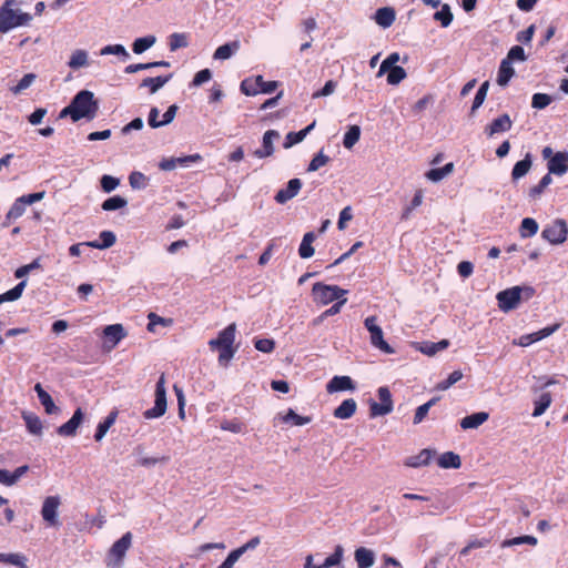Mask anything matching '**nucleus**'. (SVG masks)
Here are the masks:
<instances>
[{
    "label": "nucleus",
    "instance_id": "obj_1",
    "mask_svg": "<svg viewBox=\"0 0 568 568\" xmlns=\"http://www.w3.org/2000/svg\"><path fill=\"white\" fill-rule=\"evenodd\" d=\"M236 325L235 323L230 324L223 331H221L216 338L209 342V346L212 351L217 349L219 363L222 366H226L229 362L234 357L236 348L233 347L235 341Z\"/></svg>",
    "mask_w": 568,
    "mask_h": 568
},
{
    "label": "nucleus",
    "instance_id": "obj_2",
    "mask_svg": "<svg viewBox=\"0 0 568 568\" xmlns=\"http://www.w3.org/2000/svg\"><path fill=\"white\" fill-rule=\"evenodd\" d=\"M16 4V0H6L0 7V32L6 33L17 27L28 24L32 17L29 13L13 10L12 6Z\"/></svg>",
    "mask_w": 568,
    "mask_h": 568
},
{
    "label": "nucleus",
    "instance_id": "obj_3",
    "mask_svg": "<svg viewBox=\"0 0 568 568\" xmlns=\"http://www.w3.org/2000/svg\"><path fill=\"white\" fill-rule=\"evenodd\" d=\"M72 108L75 113V119L93 120L99 110V102L94 99L93 92L89 90L79 91L71 100Z\"/></svg>",
    "mask_w": 568,
    "mask_h": 568
},
{
    "label": "nucleus",
    "instance_id": "obj_4",
    "mask_svg": "<svg viewBox=\"0 0 568 568\" xmlns=\"http://www.w3.org/2000/svg\"><path fill=\"white\" fill-rule=\"evenodd\" d=\"M525 294V298H530L535 290L532 287H520V286H514L504 291H500L496 298L498 301V306L503 312H509L511 310H515L521 300V294Z\"/></svg>",
    "mask_w": 568,
    "mask_h": 568
},
{
    "label": "nucleus",
    "instance_id": "obj_5",
    "mask_svg": "<svg viewBox=\"0 0 568 568\" xmlns=\"http://www.w3.org/2000/svg\"><path fill=\"white\" fill-rule=\"evenodd\" d=\"M312 294L315 303L327 305L334 301L345 298L347 291L337 285H327L317 282L313 285Z\"/></svg>",
    "mask_w": 568,
    "mask_h": 568
},
{
    "label": "nucleus",
    "instance_id": "obj_6",
    "mask_svg": "<svg viewBox=\"0 0 568 568\" xmlns=\"http://www.w3.org/2000/svg\"><path fill=\"white\" fill-rule=\"evenodd\" d=\"M154 406L143 412L145 419H155L162 417L168 408L166 402V388H165V375L161 374L159 377L155 392H154Z\"/></svg>",
    "mask_w": 568,
    "mask_h": 568
},
{
    "label": "nucleus",
    "instance_id": "obj_7",
    "mask_svg": "<svg viewBox=\"0 0 568 568\" xmlns=\"http://www.w3.org/2000/svg\"><path fill=\"white\" fill-rule=\"evenodd\" d=\"M132 534L125 532L119 540H116L109 550L106 566L109 568H121L122 560L131 547Z\"/></svg>",
    "mask_w": 568,
    "mask_h": 568
},
{
    "label": "nucleus",
    "instance_id": "obj_8",
    "mask_svg": "<svg viewBox=\"0 0 568 568\" xmlns=\"http://www.w3.org/2000/svg\"><path fill=\"white\" fill-rule=\"evenodd\" d=\"M567 236L568 227L562 219L554 220L551 223L547 224L541 232V237L554 245L562 244L567 240Z\"/></svg>",
    "mask_w": 568,
    "mask_h": 568
},
{
    "label": "nucleus",
    "instance_id": "obj_9",
    "mask_svg": "<svg viewBox=\"0 0 568 568\" xmlns=\"http://www.w3.org/2000/svg\"><path fill=\"white\" fill-rule=\"evenodd\" d=\"M44 194L45 192L42 191L18 197L7 213V221L12 222L21 217L24 214L27 206L41 201L44 197Z\"/></svg>",
    "mask_w": 568,
    "mask_h": 568
},
{
    "label": "nucleus",
    "instance_id": "obj_10",
    "mask_svg": "<svg viewBox=\"0 0 568 568\" xmlns=\"http://www.w3.org/2000/svg\"><path fill=\"white\" fill-rule=\"evenodd\" d=\"M378 398L381 399V404L372 400L369 404V415L371 417L385 416L393 412L394 405L392 399V394L386 386H382L377 389Z\"/></svg>",
    "mask_w": 568,
    "mask_h": 568
},
{
    "label": "nucleus",
    "instance_id": "obj_11",
    "mask_svg": "<svg viewBox=\"0 0 568 568\" xmlns=\"http://www.w3.org/2000/svg\"><path fill=\"white\" fill-rule=\"evenodd\" d=\"M61 505V498L59 496H48L44 498L41 516L43 520L51 527H59L60 521L58 518V509Z\"/></svg>",
    "mask_w": 568,
    "mask_h": 568
},
{
    "label": "nucleus",
    "instance_id": "obj_12",
    "mask_svg": "<svg viewBox=\"0 0 568 568\" xmlns=\"http://www.w3.org/2000/svg\"><path fill=\"white\" fill-rule=\"evenodd\" d=\"M549 173L561 176L568 172V152L558 151L547 162Z\"/></svg>",
    "mask_w": 568,
    "mask_h": 568
},
{
    "label": "nucleus",
    "instance_id": "obj_13",
    "mask_svg": "<svg viewBox=\"0 0 568 568\" xmlns=\"http://www.w3.org/2000/svg\"><path fill=\"white\" fill-rule=\"evenodd\" d=\"M280 139V133L276 130H267L263 134L262 148L256 149L253 155L258 159H265L272 156L274 153V141Z\"/></svg>",
    "mask_w": 568,
    "mask_h": 568
},
{
    "label": "nucleus",
    "instance_id": "obj_14",
    "mask_svg": "<svg viewBox=\"0 0 568 568\" xmlns=\"http://www.w3.org/2000/svg\"><path fill=\"white\" fill-rule=\"evenodd\" d=\"M84 414L81 408L75 409L72 417L64 424L58 427L57 433L60 436L73 437L77 434L79 426L83 420Z\"/></svg>",
    "mask_w": 568,
    "mask_h": 568
},
{
    "label": "nucleus",
    "instance_id": "obj_15",
    "mask_svg": "<svg viewBox=\"0 0 568 568\" xmlns=\"http://www.w3.org/2000/svg\"><path fill=\"white\" fill-rule=\"evenodd\" d=\"M302 187V181L297 178L292 179L287 182L285 189H281L275 194V201L278 204H285L287 201L295 197Z\"/></svg>",
    "mask_w": 568,
    "mask_h": 568
},
{
    "label": "nucleus",
    "instance_id": "obj_16",
    "mask_svg": "<svg viewBox=\"0 0 568 568\" xmlns=\"http://www.w3.org/2000/svg\"><path fill=\"white\" fill-rule=\"evenodd\" d=\"M513 121L507 113L494 119L489 125L485 128V132L488 136H493L498 133L507 132L511 129Z\"/></svg>",
    "mask_w": 568,
    "mask_h": 568
},
{
    "label": "nucleus",
    "instance_id": "obj_17",
    "mask_svg": "<svg viewBox=\"0 0 568 568\" xmlns=\"http://www.w3.org/2000/svg\"><path fill=\"white\" fill-rule=\"evenodd\" d=\"M355 388L356 385L349 376H334L326 385V390L329 394L344 390L353 392Z\"/></svg>",
    "mask_w": 568,
    "mask_h": 568
},
{
    "label": "nucleus",
    "instance_id": "obj_18",
    "mask_svg": "<svg viewBox=\"0 0 568 568\" xmlns=\"http://www.w3.org/2000/svg\"><path fill=\"white\" fill-rule=\"evenodd\" d=\"M34 392L38 395V398L41 405L44 407V410L49 415H54L60 412V408L54 404L50 394L42 387L40 383L34 385Z\"/></svg>",
    "mask_w": 568,
    "mask_h": 568
},
{
    "label": "nucleus",
    "instance_id": "obj_19",
    "mask_svg": "<svg viewBox=\"0 0 568 568\" xmlns=\"http://www.w3.org/2000/svg\"><path fill=\"white\" fill-rule=\"evenodd\" d=\"M103 335L105 337V343L110 342V347L112 348L125 337L126 333L121 324H112L104 327Z\"/></svg>",
    "mask_w": 568,
    "mask_h": 568
},
{
    "label": "nucleus",
    "instance_id": "obj_20",
    "mask_svg": "<svg viewBox=\"0 0 568 568\" xmlns=\"http://www.w3.org/2000/svg\"><path fill=\"white\" fill-rule=\"evenodd\" d=\"M354 559L357 568H371L375 564V552L366 547L355 549Z\"/></svg>",
    "mask_w": 568,
    "mask_h": 568
},
{
    "label": "nucleus",
    "instance_id": "obj_21",
    "mask_svg": "<svg viewBox=\"0 0 568 568\" xmlns=\"http://www.w3.org/2000/svg\"><path fill=\"white\" fill-rule=\"evenodd\" d=\"M395 18V10L390 7L379 8L375 12V22L384 29L389 28L394 23Z\"/></svg>",
    "mask_w": 568,
    "mask_h": 568
},
{
    "label": "nucleus",
    "instance_id": "obj_22",
    "mask_svg": "<svg viewBox=\"0 0 568 568\" xmlns=\"http://www.w3.org/2000/svg\"><path fill=\"white\" fill-rule=\"evenodd\" d=\"M356 408L357 404L355 399L347 398L343 400L342 404L334 409L333 415L335 418L338 419H348L355 414Z\"/></svg>",
    "mask_w": 568,
    "mask_h": 568
},
{
    "label": "nucleus",
    "instance_id": "obj_23",
    "mask_svg": "<svg viewBox=\"0 0 568 568\" xmlns=\"http://www.w3.org/2000/svg\"><path fill=\"white\" fill-rule=\"evenodd\" d=\"M316 122L313 121L310 125L298 132H288L283 143L284 149H290L293 145L302 142L306 135L315 128Z\"/></svg>",
    "mask_w": 568,
    "mask_h": 568
},
{
    "label": "nucleus",
    "instance_id": "obj_24",
    "mask_svg": "<svg viewBox=\"0 0 568 568\" xmlns=\"http://www.w3.org/2000/svg\"><path fill=\"white\" fill-rule=\"evenodd\" d=\"M489 414L486 412H478L464 417L460 420V427L463 429H473L479 427L486 420H488Z\"/></svg>",
    "mask_w": 568,
    "mask_h": 568
},
{
    "label": "nucleus",
    "instance_id": "obj_25",
    "mask_svg": "<svg viewBox=\"0 0 568 568\" xmlns=\"http://www.w3.org/2000/svg\"><path fill=\"white\" fill-rule=\"evenodd\" d=\"M371 344L382 351L385 354H394L395 349L384 341L383 336V329L381 327H377L376 329H373V332L369 333Z\"/></svg>",
    "mask_w": 568,
    "mask_h": 568
},
{
    "label": "nucleus",
    "instance_id": "obj_26",
    "mask_svg": "<svg viewBox=\"0 0 568 568\" xmlns=\"http://www.w3.org/2000/svg\"><path fill=\"white\" fill-rule=\"evenodd\" d=\"M531 164H532L531 154L527 153L523 160L515 163V165L511 170L513 181H517V180L524 178L529 172Z\"/></svg>",
    "mask_w": 568,
    "mask_h": 568
},
{
    "label": "nucleus",
    "instance_id": "obj_27",
    "mask_svg": "<svg viewBox=\"0 0 568 568\" xmlns=\"http://www.w3.org/2000/svg\"><path fill=\"white\" fill-rule=\"evenodd\" d=\"M115 241L116 236L112 231H102L100 233V241L87 242L85 245L98 250H105L114 245Z\"/></svg>",
    "mask_w": 568,
    "mask_h": 568
},
{
    "label": "nucleus",
    "instance_id": "obj_28",
    "mask_svg": "<svg viewBox=\"0 0 568 568\" xmlns=\"http://www.w3.org/2000/svg\"><path fill=\"white\" fill-rule=\"evenodd\" d=\"M552 397L549 392L541 393L538 398L534 400L532 417L541 416L551 405Z\"/></svg>",
    "mask_w": 568,
    "mask_h": 568
},
{
    "label": "nucleus",
    "instance_id": "obj_29",
    "mask_svg": "<svg viewBox=\"0 0 568 568\" xmlns=\"http://www.w3.org/2000/svg\"><path fill=\"white\" fill-rule=\"evenodd\" d=\"M515 74V70L511 65V63L509 62V60H503L500 62V65H499V69H498V74H497V83L500 85V87H506L510 79L514 77Z\"/></svg>",
    "mask_w": 568,
    "mask_h": 568
},
{
    "label": "nucleus",
    "instance_id": "obj_30",
    "mask_svg": "<svg viewBox=\"0 0 568 568\" xmlns=\"http://www.w3.org/2000/svg\"><path fill=\"white\" fill-rule=\"evenodd\" d=\"M449 346V341L448 339H442L439 342H422L418 346V349L427 355V356H433L435 354H437L438 352L447 348Z\"/></svg>",
    "mask_w": 568,
    "mask_h": 568
},
{
    "label": "nucleus",
    "instance_id": "obj_31",
    "mask_svg": "<svg viewBox=\"0 0 568 568\" xmlns=\"http://www.w3.org/2000/svg\"><path fill=\"white\" fill-rule=\"evenodd\" d=\"M89 65V55L85 50H74L68 62V67L72 70H79Z\"/></svg>",
    "mask_w": 568,
    "mask_h": 568
},
{
    "label": "nucleus",
    "instance_id": "obj_32",
    "mask_svg": "<svg viewBox=\"0 0 568 568\" xmlns=\"http://www.w3.org/2000/svg\"><path fill=\"white\" fill-rule=\"evenodd\" d=\"M437 464L440 468L444 469H458L462 465V460L459 455L455 454L454 452H446L439 456Z\"/></svg>",
    "mask_w": 568,
    "mask_h": 568
},
{
    "label": "nucleus",
    "instance_id": "obj_33",
    "mask_svg": "<svg viewBox=\"0 0 568 568\" xmlns=\"http://www.w3.org/2000/svg\"><path fill=\"white\" fill-rule=\"evenodd\" d=\"M316 235L314 232H307L304 234L302 242L298 247V254L302 258H310L314 255V247L312 246Z\"/></svg>",
    "mask_w": 568,
    "mask_h": 568
},
{
    "label": "nucleus",
    "instance_id": "obj_34",
    "mask_svg": "<svg viewBox=\"0 0 568 568\" xmlns=\"http://www.w3.org/2000/svg\"><path fill=\"white\" fill-rule=\"evenodd\" d=\"M116 417H118V412L116 410H112L105 418L103 422L99 423L98 427H97V432L94 434V439L97 442H100L102 440V438L105 436V434L108 433V430L113 426V424L115 423L116 420Z\"/></svg>",
    "mask_w": 568,
    "mask_h": 568
},
{
    "label": "nucleus",
    "instance_id": "obj_35",
    "mask_svg": "<svg viewBox=\"0 0 568 568\" xmlns=\"http://www.w3.org/2000/svg\"><path fill=\"white\" fill-rule=\"evenodd\" d=\"M239 49H240L239 41H232V42L222 44L215 50L213 58L215 60L230 59Z\"/></svg>",
    "mask_w": 568,
    "mask_h": 568
},
{
    "label": "nucleus",
    "instance_id": "obj_36",
    "mask_svg": "<svg viewBox=\"0 0 568 568\" xmlns=\"http://www.w3.org/2000/svg\"><path fill=\"white\" fill-rule=\"evenodd\" d=\"M22 418L26 423L27 429L29 433L33 435H41L42 434V422L41 419L33 413L30 412H23Z\"/></svg>",
    "mask_w": 568,
    "mask_h": 568
},
{
    "label": "nucleus",
    "instance_id": "obj_37",
    "mask_svg": "<svg viewBox=\"0 0 568 568\" xmlns=\"http://www.w3.org/2000/svg\"><path fill=\"white\" fill-rule=\"evenodd\" d=\"M171 78H172V74L164 75V77L159 75L155 78H145L140 83V88H149L150 92L153 94V93L158 92L166 82H169Z\"/></svg>",
    "mask_w": 568,
    "mask_h": 568
},
{
    "label": "nucleus",
    "instance_id": "obj_38",
    "mask_svg": "<svg viewBox=\"0 0 568 568\" xmlns=\"http://www.w3.org/2000/svg\"><path fill=\"white\" fill-rule=\"evenodd\" d=\"M343 547L339 545L336 546L335 551L332 555L326 557L324 560H321V562L313 565V568H331L338 565L343 558Z\"/></svg>",
    "mask_w": 568,
    "mask_h": 568
},
{
    "label": "nucleus",
    "instance_id": "obj_39",
    "mask_svg": "<svg viewBox=\"0 0 568 568\" xmlns=\"http://www.w3.org/2000/svg\"><path fill=\"white\" fill-rule=\"evenodd\" d=\"M433 455H434L433 450L427 449V448L423 449L419 452L418 455L409 457L406 462V465L409 467H414V468L420 467V466H426L429 464Z\"/></svg>",
    "mask_w": 568,
    "mask_h": 568
},
{
    "label": "nucleus",
    "instance_id": "obj_40",
    "mask_svg": "<svg viewBox=\"0 0 568 568\" xmlns=\"http://www.w3.org/2000/svg\"><path fill=\"white\" fill-rule=\"evenodd\" d=\"M539 225L532 217L523 219L519 227V233L523 239H528L537 234Z\"/></svg>",
    "mask_w": 568,
    "mask_h": 568
},
{
    "label": "nucleus",
    "instance_id": "obj_41",
    "mask_svg": "<svg viewBox=\"0 0 568 568\" xmlns=\"http://www.w3.org/2000/svg\"><path fill=\"white\" fill-rule=\"evenodd\" d=\"M27 281L19 282L13 288L0 294V304L19 300L26 288Z\"/></svg>",
    "mask_w": 568,
    "mask_h": 568
},
{
    "label": "nucleus",
    "instance_id": "obj_42",
    "mask_svg": "<svg viewBox=\"0 0 568 568\" xmlns=\"http://www.w3.org/2000/svg\"><path fill=\"white\" fill-rule=\"evenodd\" d=\"M433 18L438 21L443 28L449 27L454 19L449 4H442L440 10L435 12Z\"/></svg>",
    "mask_w": 568,
    "mask_h": 568
},
{
    "label": "nucleus",
    "instance_id": "obj_43",
    "mask_svg": "<svg viewBox=\"0 0 568 568\" xmlns=\"http://www.w3.org/2000/svg\"><path fill=\"white\" fill-rule=\"evenodd\" d=\"M156 41L154 36H146L142 38H138L134 40L132 44V50L135 54H141L148 49H150Z\"/></svg>",
    "mask_w": 568,
    "mask_h": 568
},
{
    "label": "nucleus",
    "instance_id": "obj_44",
    "mask_svg": "<svg viewBox=\"0 0 568 568\" xmlns=\"http://www.w3.org/2000/svg\"><path fill=\"white\" fill-rule=\"evenodd\" d=\"M361 138V128L358 125H352L344 134L343 145L346 149H352Z\"/></svg>",
    "mask_w": 568,
    "mask_h": 568
},
{
    "label": "nucleus",
    "instance_id": "obj_45",
    "mask_svg": "<svg viewBox=\"0 0 568 568\" xmlns=\"http://www.w3.org/2000/svg\"><path fill=\"white\" fill-rule=\"evenodd\" d=\"M551 174L552 173H547L545 174L541 180L539 181V183L535 186H532L529 192H528V195L529 197L531 199H538L545 191V189L551 184L552 182V179H551Z\"/></svg>",
    "mask_w": 568,
    "mask_h": 568
},
{
    "label": "nucleus",
    "instance_id": "obj_46",
    "mask_svg": "<svg viewBox=\"0 0 568 568\" xmlns=\"http://www.w3.org/2000/svg\"><path fill=\"white\" fill-rule=\"evenodd\" d=\"M282 420L286 424L291 423L295 426H303L311 422V417L308 416H300L295 413L294 409L290 408L285 415H283Z\"/></svg>",
    "mask_w": 568,
    "mask_h": 568
},
{
    "label": "nucleus",
    "instance_id": "obj_47",
    "mask_svg": "<svg viewBox=\"0 0 568 568\" xmlns=\"http://www.w3.org/2000/svg\"><path fill=\"white\" fill-rule=\"evenodd\" d=\"M524 544L535 546V545H537V538L534 536H528V535L519 536V537L504 540L501 544V547L506 548V547L519 546V545H524Z\"/></svg>",
    "mask_w": 568,
    "mask_h": 568
},
{
    "label": "nucleus",
    "instance_id": "obj_48",
    "mask_svg": "<svg viewBox=\"0 0 568 568\" xmlns=\"http://www.w3.org/2000/svg\"><path fill=\"white\" fill-rule=\"evenodd\" d=\"M126 204H128V201L124 197H122L120 195H114V196L106 199L102 203V209L104 211H115V210L123 209L124 206H126Z\"/></svg>",
    "mask_w": 568,
    "mask_h": 568
},
{
    "label": "nucleus",
    "instance_id": "obj_49",
    "mask_svg": "<svg viewBox=\"0 0 568 568\" xmlns=\"http://www.w3.org/2000/svg\"><path fill=\"white\" fill-rule=\"evenodd\" d=\"M488 89H489L488 81H485L484 83H481V85L479 87L478 91L476 92V95L473 101V105H471V110H470L471 114H474L476 112V110L483 105V103L486 99Z\"/></svg>",
    "mask_w": 568,
    "mask_h": 568
},
{
    "label": "nucleus",
    "instance_id": "obj_50",
    "mask_svg": "<svg viewBox=\"0 0 568 568\" xmlns=\"http://www.w3.org/2000/svg\"><path fill=\"white\" fill-rule=\"evenodd\" d=\"M559 327H560V324L556 323L554 325L546 326L538 332L528 334L531 339V344L552 335L555 332H557L559 329Z\"/></svg>",
    "mask_w": 568,
    "mask_h": 568
},
{
    "label": "nucleus",
    "instance_id": "obj_51",
    "mask_svg": "<svg viewBox=\"0 0 568 568\" xmlns=\"http://www.w3.org/2000/svg\"><path fill=\"white\" fill-rule=\"evenodd\" d=\"M559 327H560V324L556 323L554 325L546 326L538 332L528 334L531 339V344L552 335L555 332H557L559 329Z\"/></svg>",
    "mask_w": 568,
    "mask_h": 568
},
{
    "label": "nucleus",
    "instance_id": "obj_52",
    "mask_svg": "<svg viewBox=\"0 0 568 568\" xmlns=\"http://www.w3.org/2000/svg\"><path fill=\"white\" fill-rule=\"evenodd\" d=\"M149 179L141 172L134 171L129 175L130 186L134 190H142L148 186Z\"/></svg>",
    "mask_w": 568,
    "mask_h": 568
},
{
    "label": "nucleus",
    "instance_id": "obj_53",
    "mask_svg": "<svg viewBox=\"0 0 568 568\" xmlns=\"http://www.w3.org/2000/svg\"><path fill=\"white\" fill-rule=\"evenodd\" d=\"M101 55H108V54H115L123 58V60H126L130 58L129 52L122 44H109L101 49L100 51Z\"/></svg>",
    "mask_w": 568,
    "mask_h": 568
},
{
    "label": "nucleus",
    "instance_id": "obj_54",
    "mask_svg": "<svg viewBox=\"0 0 568 568\" xmlns=\"http://www.w3.org/2000/svg\"><path fill=\"white\" fill-rule=\"evenodd\" d=\"M406 77H407V73H406L405 69L403 67L395 65V68H393L390 70V72H388V74H387V83L390 85H397Z\"/></svg>",
    "mask_w": 568,
    "mask_h": 568
},
{
    "label": "nucleus",
    "instance_id": "obj_55",
    "mask_svg": "<svg viewBox=\"0 0 568 568\" xmlns=\"http://www.w3.org/2000/svg\"><path fill=\"white\" fill-rule=\"evenodd\" d=\"M329 162V156L324 154L323 151H320L310 162L306 171L315 172L322 166L326 165Z\"/></svg>",
    "mask_w": 568,
    "mask_h": 568
},
{
    "label": "nucleus",
    "instance_id": "obj_56",
    "mask_svg": "<svg viewBox=\"0 0 568 568\" xmlns=\"http://www.w3.org/2000/svg\"><path fill=\"white\" fill-rule=\"evenodd\" d=\"M241 92L245 95H256L260 93L258 84L256 82V77L254 79H245L241 82Z\"/></svg>",
    "mask_w": 568,
    "mask_h": 568
},
{
    "label": "nucleus",
    "instance_id": "obj_57",
    "mask_svg": "<svg viewBox=\"0 0 568 568\" xmlns=\"http://www.w3.org/2000/svg\"><path fill=\"white\" fill-rule=\"evenodd\" d=\"M552 102V98L546 93H535L531 98V106L534 109H545Z\"/></svg>",
    "mask_w": 568,
    "mask_h": 568
},
{
    "label": "nucleus",
    "instance_id": "obj_58",
    "mask_svg": "<svg viewBox=\"0 0 568 568\" xmlns=\"http://www.w3.org/2000/svg\"><path fill=\"white\" fill-rule=\"evenodd\" d=\"M187 37L184 33H173L170 36V50L176 51L178 49L187 47Z\"/></svg>",
    "mask_w": 568,
    "mask_h": 568
},
{
    "label": "nucleus",
    "instance_id": "obj_59",
    "mask_svg": "<svg viewBox=\"0 0 568 568\" xmlns=\"http://www.w3.org/2000/svg\"><path fill=\"white\" fill-rule=\"evenodd\" d=\"M27 558L20 554H0V562L14 565V566H23Z\"/></svg>",
    "mask_w": 568,
    "mask_h": 568
},
{
    "label": "nucleus",
    "instance_id": "obj_60",
    "mask_svg": "<svg viewBox=\"0 0 568 568\" xmlns=\"http://www.w3.org/2000/svg\"><path fill=\"white\" fill-rule=\"evenodd\" d=\"M36 80V74L27 73L22 77V79L18 82V84L12 88L14 94L21 93L23 90L28 89L33 81Z\"/></svg>",
    "mask_w": 568,
    "mask_h": 568
},
{
    "label": "nucleus",
    "instance_id": "obj_61",
    "mask_svg": "<svg viewBox=\"0 0 568 568\" xmlns=\"http://www.w3.org/2000/svg\"><path fill=\"white\" fill-rule=\"evenodd\" d=\"M256 82L258 84L260 92L262 93H272L278 87L277 81H264L262 75H256Z\"/></svg>",
    "mask_w": 568,
    "mask_h": 568
},
{
    "label": "nucleus",
    "instance_id": "obj_62",
    "mask_svg": "<svg viewBox=\"0 0 568 568\" xmlns=\"http://www.w3.org/2000/svg\"><path fill=\"white\" fill-rule=\"evenodd\" d=\"M100 183L102 190L106 193H110L118 187V185L120 184V180L114 176L105 174L101 178Z\"/></svg>",
    "mask_w": 568,
    "mask_h": 568
},
{
    "label": "nucleus",
    "instance_id": "obj_63",
    "mask_svg": "<svg viewBox=\"0 0 568 568\" xmlns=\"http://www.w3.org/2000/svg\"><path fill=\"white\" fill-rule=\"evenodd\" d=\"M212 78V72L210 69H203L195 73L190 87H200L203 83L210 81Z\"/></svg>",
    "mask_w": 568,
    "mask_h": 568
},
{
    "label": "nucleus",
    "instance_id": "obj_64",
    "mask_svg": "<svg viewBox=\"0 0 568 568\" xmlns=\"http://www.w3.org/2000/svg\"><path fill=\"white\" fill-rule=\"evenodd\" d=\"M505 60H509L510 63L513 61H525L526 60L525 50L520 45H514L508 51L507 58H505Z\"/></svg>",
    "mask_w": 568,
    "mask_h": 568
}]
</instances>
